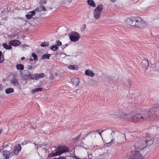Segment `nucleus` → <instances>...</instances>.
<instances>
[{
	"instance_id": "9d476101",
	"label": "nucleus",
	"mask_w": 159,
	"mask_h": 159,
	"mask_svg": "<svg viewBox=\"0 0 159 159\" xmlns=\"http://www.w3.org/2000/svg\"><path fill=\"white\" fill-rule=\"evenodd\" d=\"M136 18L137 17H134L128 18L126 20V23L131 26L134 27Z\"/></svg>"
},
{
	"instance_id": "49530a36",
	"label": "nucleus",
	"mask_w": 159,
	"mask_h": 159,
	"mask_svg": "<svg viewBox=\"0 0 159 159\" xmlns=\"http://www.w3.org/2000/svg\"><path fill=\"white\" fill-rule=\"evenodd\" d=\"M73 0H67V1L69 3H70Z\"/></svg>"
},
{
	"instance_id": "393cba45",
	"label": "nucleus",
	"mask_w": 159,
	"mask_h": 159,
	"mask_svg": "<svg viewBox=\"0 0 159 159\" xmlns=\"http://www.w3.org/2000/svg\"><path fill=\"white\" fill-rule=\"evenodd\" d=\"M14 92V89L11 88H10L6 89L5 93L6 94H8L12 93Z\"/></svg>"
},
{
	"instance_id": "bf43d9fd",
	"label": "nucleus",
	"mask_w": 159,
	"mask_h": 159,
	"mask_svg": "<svg viewBox=\"0 0 159 159\" xmlns=\"http://www.w3.org/2000/svg\"><path fill=\"white\" fill-rule=\"evenodd\" d=\"M113 132L114 133V134L115 132H114V131H112V133H113ZM112 134V133H111V134Z\"/></svg>"
},
{
	"instance_id": "a18cd8bd",
	"label": "nucleus",
	"mask_w": 159,
	"mask_h": 159,
	"mask_svg": "<svg viewBox=\"0 0 159 159\" xmlns=\"http://www.w3.org/2000/svg\"><path fill=\"white\" fill-rule=\"evenodd\" d=\"M2 90V85L0 84V91Z\"/></svg>"
},
{
	"instance_id": "603ef678",
	"label": "nucleus",
	"mask_w": 159,
	"mask_h": 159,
	"mask_svg": "<svg viewBox=\"0 0 159 159\" xmlns=\"http://www.w3.org/2000/svg\"><path fill=\"white\" fill-rule=\"evenodd\" d=\"M30 61H33V59H32V58H30Z\"/></svg>"
},
{
	"instance_id": "a211bd4d",
	"label": "nucleus",
	"mask_w": 159,
	"mask_h": 159,
	"mask_svg": "<svg viewBox=\"0 0 159 159\" xmlns=\"http://www.w3.org/2000/svg\"><path fill=\"white\" fill-rule=\"evenodd\" d=\"M149 63L148 61L146 60H143L141 63L142 67L145 69H147Z\"/></svg>"
},
{
	"instance_id": "de8ad7c7",
	"label": "nucleus",
	"mask_w": 159,
	"mask_h": 159,
	"mask_svg": "<svg viewBox=\"0 0 159 159\" xmlns=\"http://www.w3.org/2000/svg\"><path fill=\"white\" fill-rule=\"evenodd\" d=\"M25 57H22L21 58V60H24L25 59Z\"/></svg>"
},
{
	"instance_id": "37998d69",
	"label": "nucleus",
	"mask_w": 159,
	"mask_h": 159,
	"mask_svg": "<svg viewBox=\"0 0 159 159\" xmlns=\"http://www.w3.org/2000/svg\"><path fill=\"white\" fill-rule=\"evenodd\" d=\"M104 131V130H102L101 132H99V134L100 136L101 137L102 139V133Z\"/></svg>"
},
{
	"instance_id": "a19ab883",
	"label": "nucleus",
	"mask_w": 159,
	"mask_h": 159,
	"mask_svg": "<svg viewBox=\"0 0 159 159\" xmlns=\"http://www.w3.org/2000/svg\"><path fill=\"white\" fill-rule=\"evenodd\" d=\"M53 159H66L64 157H60L59 158H54Z\"/></svg>"
},
{
	"instance_id": "7c9ffc66",
	"label": "nucleus",
	"mask_w": 159,
	"mask_h": 159,
	"mask_svg": "<svg viewBox=\"0 0 159 159\" xmlns=\"http://www.w3.org/2000/svg\"><path fill=\"white\" fill-rule=\"evenodd\" d=\"M68 68L71 70H77L78 68L76 66L75 67V65H70L68 66Z\"/></svg>"
},
{
	"instance_id": "a878e982",
	"label": "nucleus",
	"mask_w": 159,
	"mask_h": 159,
	"mask_svg": "<svg viewBox=\"0 0 159 159\" xmlns=\"http://www.w3.org/2000/svg\"><path fill=\"white\" fill-rule=\"evenodd\" d=\"M158 127L157 125H153L150 127V129L152 131H156L158 130Z\"/></svg>"
},
{
	"instance_id": "13d9d810",
	"label": "nucleus",
	"mask_w": 159,
	"mask_h": 159,
	"mask_svg": "<svg viewBox=\"0 0 159 159\" xmlns=\"http://www.w3.org/2000/svg\"><path fill=\"white\" fill-rule=\"evenodd\" d=\"M67 46V44H66L65 45V46L64 47H66V46Z\"/></svg>"
},
{
	"instance_id": "1a4fd4ad",
	"label": "nucleus",
	"mask_w": 159,
	"mask_h": 159,
	"mask_svg": "<svg viewBox=\"0 0 159 159\" xmlns=\"http://www.w3.org/2000/svg\"><path fill=\"white\" fill-rule=\"evenodd\" d=\"M34 10L35 11L37 15L35 16L34 17H33V19L38 18L41 15L40 12L41 11H46L47 10L43 5H41Z\"/></svg>"
},
{
	"instance_id": "ddd939ff",
	"label": "nucleus",
	"mask_w": 159,
	"mask_h": 159,
	"mask_svg": "<svg viewBox=\"0 0 159 159\" xmlns=\"http://www.w3.org/2000/svg\"><path fill=\"white\" fill-rule=\"evenodd\" d=\"M21 147L19 144L16 145L14 147L13 153L15 155L18 154L19 152L21 151Z\"/></svg>"
},
{
	"instance_id": "b1692460",
	"label": "nucleus",
	"mask_w": 159,
	"mask_h": 159,
	"mask_svg": "<svg viewBox=\"0 0 159 159\" xmlns=\"http://www.w3.org/2000/svg\"><path fill=\"white\" fill-rule=\"evenodd\" d=\"M36 77V74H34L33 75L29 74L27 75V78L28 79H31V80H35Z\"/></svg>"
},
{
	"instance_id": "09e8293b",
	"label": "nucleus",
	"mask_w": 159,
	"mask_h": 159,
	"mask_svg": "<svg viewBox=\"0 0 159 159\" xmlns=\"http://www.w3.org/2000/svg\"><path fill=\"white\" fill-rule=\"evenodd\" d=\"M81 136V134H80V135H79L77 137H76V139H78L80 138V137Z\"/></svg>"
},
{
	"instance_id": "c9c22d12",
	"label": "nucleus",
	"mask_w": 159,
	"mask_h": 159,
	"mask_svg": "<svg viewBox=\"0 0 159 159\" xmlns=\"http://www.w3.org/2000/svg\"><path fill=\"white\" fill-rule=\"evenodd\" d=\"M49 44L48 43L46 42H44L40 44V46L41 47H43L47 46H48Z\"/></svg>"
},
{
	"instance_id": "5701e85b",
	"label": "nucleus",
	"mask_w": 159,
	"mask_h": 159,
	"mask_svg": "<svg viewBox=\"0 0 159 159\" xmlns=\"http://www.w3.org/2000/svg\"><path fill=\"white\" fill-rule=\"evenodd\" d=\"M16 68L18 70H22L24 69V66L21 64H17Z\"/></svg>"
},
{
	"instance_id": "8fccbe9b",
	"label": "nucleus",
	"mask_w": 159,
	"mask_h": 159,
	"mask_svg": "<svg viewBox=\"0 0 159 159\" xmlns=\"http://www.w3.org/2000/svg\"><path fill=\"white\" fill-rule=\"evenodd\" d=\"M110 1H111V2H114L116 1V0H110Z\"/></svg>"
},
{
	"instance_id": "473e14b6",
	"label": "nucleus",
	"mask_w": 159,
	"mask_h": 159,
	"mask_svg": "<svg viewBox=\"0 0 159 159\" xmlns=\"http://www.w3.org/2000/svg\"><path fill=\"white\" fill-rule=\"evenodd\" d=\"M42 91V89L40 88H36L35 89H33L32 90L31 92L33 93H35L36 92H40Z\"/></svg>"
},
{
	"instance_id": "dca6fc26",
	"label": "nucleus",
	"mask_w": 159,
	"mask_h": 159,
	"mask_svg": "<svg viewBox=\"0 0 159 159\" xmlns=\"http://www.w3.org/2000/svg\"><path fill=\"white\" fill-rule=\"evenodd\" d=\"M146 144L147 146L152 144L153 142V139L152 138H148L147 139L145 138Z\"/></svg>"
},
{
	"instance_id": "864d4df0",
	"label": "nucleus",
	"mask_w": 159,
	"mask_h": 159,
	"mask_svg": "<svg viewBox=\"0 0 159 159\" xmlns=\"http://www.w3.org/2000/svg\"><path fill=\"white\" fill-rule=\"evenodd\" d=\"M2 54V52L1 51H0V57L1 56Z\"/></svg>"
},
{
	"instance_id": "2eb2a0df",
	"label": "nucleus",
	"mask_w": 159,
	"mask_h": 159,
	"mask_svg": "<svg viewBox=\"0 0 159 159\" xmlns=\"http://www.w3.org/2000/svg\"><path fill=\"white\" fill-rule=\"evenodd\" d=\"M21 44V42L18 40H11L9 42L10 45L17 46Z\"/></svg>"
},
{
	"instance_id": "7ed1b4c3",
	"label": "nucleus",
	"mask_w": 159,
	"mask_h": 159,
	"mask_svg": "<svg viewBox=\"0 0 159 159\" xmlns=\"http://www.w3.org/2000/svg\"><path fill=\"white\" fill-rule=\"evenodd\" d=\"M146 146L145 138H143L136 142L135 144V149L140 151L143 149Z\"/></svg>"
},
{
	"instance_id": "2f4dec72",
	"label": "nucleus",
	"mask_w": 159,
	"mask_h": 159,
	"mask_svg": "<svg viewBox=\"0 0 159 159\" xmlns=\"http://www.w3.org/2000/svg\"><path fill=\"white\" fill-rule=\"evenodd\" d=\"M51 56V54H45L43 55L42 57V59H49V57Z\"/></svg>"
},
{
	"instance_id": "39448f33",
	"label": "nucleus",
	"mask_w": 159,
	"mask_h": 159,
	"mask_svg": "<svg viewBox=\"0 0 159 159\" xmlns=\"http://www.w3.org/2000/svg\"><path fill=\"white\" fill-rule=\"evenodd\" d=\"M103 9V6L102 4H99L97 7L93 12V16L95 19H99Z\"/></svg>"
},
{
	"instance_id": "5fc2aeb1",
	"label": "nucleus",
	"mask_w": 159,
	"mask_h": 159,
	"mask_svg": "<svg viewBox=\"0 0 159 159\" xmlns=\"http://www.w3.org/2000/svg\"><path fill=\"white\" fill-rule=\"evenodd\" d=\"M96 132H98L99 133V130H97V131H96Z\"/></svg>"
},
{
	"instance_id": "ea45409f",
	"label": "nucleus",
	"mask_w": 159,
	"mask_h": 159,
	"mask_svg": "<svg viewBox=\"0 0 159 159\" xmlns=\"http://www.w3.org/2000/svg\"><path fill=\"white\" fill-rule=\"evenodd\" d=\"M27 68L29 70H31L32 69V67L30 65H28L27 66Z\"/></svg>"
},
{
	"instance_id": "cd10ccee",
	"label": "nucleus",
	"mask_w": 159,
	"mask_h": 159,
	"mask_svg": "<svg viewBox=\"0 0 159 159\" xmlns=\"http://www.w3.org/2000/svg\"><path fill=\"white\" fill-rule=\"evenodd\" d=\"M132 84V81L130 80H127L124 84V85L128 86L129 87H130Z\"/></svg>"
},
{
	"instance_id": "c03bdc74",
	"label": "nucleus",
	"mask_w": 159,
	"mask_h": 159,
	"mask_svg": "<svg viewBox=\"0 0 159 159\" xmlns=\"http://www.w3.org/2000/svg\"><path fill=\"white\" fill-rule=\"evenodd\" d=\"M114 139H112V140H111V141L109 142V143H107V144H109V143H113V142H114V141L113 140Z\"/></svg>"
},
{
	"instance_id": "f704fd0d",
	"label": "nucleus",
	"mask_w": 159,
	"mask_h": 159,
	"mask_svg": "<svg viewBox=\"0 0 159 159\" xmlns=\"http://www.w3.org/2000/svg\"><path fill=\"white\" fill-rule=\"evenodd\" d=\"M32 56L34 58V61H37L38 60V57L36 54L34 53L32 54Z\"/></svg>"
},
{
	"instance_id": "c85d7f7f",
	"label": "nucleus",
	"mask_w": 159,
	"mask_h": 159,
	"mask_svg": "<svg viewBox=\"0 0 159 159\" xmlns=\"http://www.w3.org/2000/svg\"><path fill=\"white\" fill-rule=\"evenodd\" d=\"M90 134H91V138H94L96 137V131H93L92 132H90L87 134L86 136H87L88 135Z\"/></svg>"
},
{
	"instance_id": "0eeeda50",
	"label": "nucleus",
	"mask_w": 159,
	"mask_h": 159,
	"mask_svg": "<svg viewBox=\"0 0 159 159\" xmlns=\"http://www.w3.org/2000/svg\"><path fill=\"white\" fill-rule=\"evenodd\" d=\"M69 39L71 42H75L79 40L80 38V35L77 32L72 33L69 35Z\"/></svg>"
},
{
	"instance_id": "6ab92c4d",
	"label": "nucleus",
	"mask_w": 159,
	"mask_h": 159,
	"mask_svg": "<svg viewBox=\"0 0 159 159\" xmlns=\"http://www.w3.org/2000/svg\"><path fill=\"white\" fill-rule=\"evenodd\" d=\"M2 153L4 157H5V159H8L9 158L10 155L9 151L5 150L3 151Z\"/></svg>"
},
{
	"instance_id": "58836bf2",
	"label": "nucleus",
	"mask_w": 159,
	"mask_h": 159,
	"mask_svg": "<svg viewBox=\"0 0 159 159\" xmlns=\"http://www.w3.org/2000/svg\"><path fill=\"white\" fill-rule=\"evenodd\" d=\"M46 3V1L45 0H42L40 1L39 3V4L41 5H43V4H45Z\"/></svg>"
},
{
	"instance_id": "e433bc0d",
	"label": "nucleus",
	"mask_w": 159,
	"mask_h": 159,
	"mask_svg": "<svg viewBox=\"0 0 159 159\" xmlns=\"http://www.w3.org/2000/svg\"><path fill=\"white\" fill-rule=\"evenodd\" d=\"M55 43L56 44V46H61L62 44L61 42L59 40L57 41Z\"/></svg>"
},
{
	"instance_id": "c756f323",
	"label": "nucleus",
	"mask_w": 159,
	"mask_h": 159,
	"mask_svg": "<svg viewBox=\"0 0 159 159\" xmlns=\"http://www.w3.org/2000/svg\"><path fill=\"white\" fill-rule=\"evenodd\" d=\"M2 45L3 47L6 49H11L12 48L10 45H8L7 43H4Z\"/></svg>"
},
{
	"instance_id": "72a5a7b5",
	"label": "nucleus",
	"mask_w": 159,
	"mask_h": 159,
	"mask_svg": "<svg viewBox=\"0 0 159 159\" xmlns=\"http://www.w3.org/2000/svg\"><path fill=\"white\" fill-rule=\"evenodd\" d=\"M58 47L57 46L53 45L50 47V49L53 51H55L57 50Z\"/></svg>"
},
{
	"instance_id": "aec40b11",
	"label": "nucleus",
	"mask_w": 159,
	"mask_h": 159,
	"mask_svg": "<svg viewBox=\"0 0 159 159\" xmlns=\"http://www.w3.org/2000/svg\"><path fill=\"white\" fill-rule=\"evenodd\" d=\"M36 80H38L39 79H41L45 77V75L42 73L40 74H36Z\"/></svg>"
},
{
	"instance_id": "4468645a",
	"label": "nucleus",
	"mask_w": 159,
	"mask_h": 159,
	"mask_svg": "<svg viewBox=\"0 0 159 159\" xmlns=\"http://www.w3.org/2000/svg\"><path fill=\"white\" fill-rule=\"evenodd\" d=\"M37 15L36 13L34 10L32 11H30L28 13V14L26 15V18L28 19H30L32 18L33 16L34 15Z\"/></svg>"
},
{
	"instance_id": "4be33fe9",
	"label": "nucleus",
	"mask_w": 159,
	"mask_h": 159,
	"mask_svg": "<svg viewBox=\"0 0 159 159\" xmlns=\"http://www.w3.org/2000/svg\"><path fill=\"white\" fill-rule=\"evenodd\" d=\"M87 2L88 4L92 7H96L95 3L93 0H88Z\"/></svg>"
},
{
	"instance_id": "423d86ee",
	"label": "nucleus",
	"mask_w": 159,
	"mask_h": 159,
	"mask_svg": "<svg viewBox=\"0 0 159 159\" xmlns=\"http://www.w3.org/2000/svg\"><path fill=\"white\" fill-rule=\"evenodd\" d=\"M128 115L125 112L121 110H118L116 113L115 115H111V118L114 117L116 118H120L122 119H125L128 117Z\"/></svg>"
},
{
	"instance_id": "f257e3e1",
	"label": "nucleus",
	"mask_w": 159,
	"mask_h": 159,
	"mask_svg": "<svg viewBox=\"0 0 159 159\" xmlns=\"http://www.w3.org/2000/svg\"><path fill=\"white\" fill-rule=\"evenodd\" d=\"M155 108L151 109L148 111H145L140 114H134L132 117L134 122L150 121L158 119V117L155 114Z\"/></svg>"
},
{
	"instance_id": "f03ea898",
	"label": "nucleus",
	"mask_w": 159,
	"mask_h": 159,
	"mask_svg": "<svg viewBox=\"0 0 159 159\" xmlns=\"http://www.w3.org/2000/svg\"><path fill=\"white\" fill-rule=\"evenodd\" d=\"M68 151V148L66 146H59L57 147L55 152H52L48 154L49 157H54L60 155L63 152Z\"/></svg>"
},
{
	"instance_id": "4d7b16f0",
	"label": "nucleus",
	"mask_w": 159,
	"mask_h": 159,
	"mask_svg": "<svg viewBox=\"0 0 159 159\" xmlns=\"http://www.w3.org/2000/svg\"><path fill=\"white\" fill-rule=\"evenodd\" d=\"M63 3L64 4V5H66V3H63Z\"/></svg>"
},
{
	"instance_id": "bb28decb",
	"label": "nucleus",
	"mask_w": 159,
	"mask_h": 159,
	"mask_svg": "<svg viewBox=\"0 0 159 159\" xmlns=\"http://www.w3.org/2000/svg\"><path fill=\"white\" fill-rule=\"evenodd\" d=\"M93 150L92 149H89L88 150V156L89 158V159H90L91 158V157L92 156V152H93Z\"/></svg>"
},
{
	"instance_id": "6e6552de",
	"label": "nucleus",
	"mask_w": 159,
	"mask_h": 159,
	"mask_svg": "<svg viewBox=\"0 0 159 159\" xmlns=\"http://www.w3.org/2000/svg\"><path fill=\"white\" fill-rule=\"evenodd\" d=\"M139 152V150H136L133 152L130 157V158L131 159H143V156Z\"/></svg>"
},
{
	"instance_id": "20e7f679",
	"label": "nucleus",
	"mask_w": 159,
	"mask_h": 159,
	"mask_svg": "<svg viewBox=\"0 0 159 159\" xmlns=\"http://www.w3.org/2000/svg\"><path fill=\"white\" fill-rule=\"evenodd\" d=\"M147 23L139 17H137L134 27L139 28H143L145 27Z\"/></svg>"
},
{
	"instance_id": "79ce46f5",
	"label": "nucleus",
	"mask_w": 159,
	"mask_h": 159,
	"mask_svg": "<svg viewBox=\"0 0 159 159\" xmlns=\"http://www.w3.org/2000/svg\"><path fill=\"white\" fill-rule=\"evenodd\" d=\"M49 78L51 80H53L54 79L53 75H50Z\"/></svg>"
},
{
	"instance_id": "412c9836",
	"label": "nucleus",
	"mask_w": 159,
	"mask_h": 159,
	"mask_svg": "<svg viewBox=\"0 0 159 159\" xmlns=\"http://www.w3.org/2000/svg\"><path fill=\"white\" fill-rule=\"evenodd\" d=\"M11 83L15 86H17L19 85V83L17 80L15 78H12L11 80Z\"/></svg>"
},
{
	"instance_id": "4c0bfd02",
	"label": "nucleus",
	"mask_w": 159,
	"mask_h": 159,
	"mask_svg": "<svg viewBox=\"0 0 159 159\" xmlns=\"http://www.w3.org/2000/svg\"><path fill=\"white\" fill-rule=\"evenodd\" d=\"M66 56V54L62 52L60 54V56L62 58H64Z\"/></svg>"
},
{
	"instance_id": "3c124183",
	"label": "nucleus",
	"mask_w": 159,
	"mask_h": 159,
	"mask_svg": "<svg viewBox=\"0 0 159 159\" xmlns=\"http://www.w3.org/2000/svg\"><path fill=\"white\" fill-rule=\"evenodd\" d=\"M28 46L26 44H24L23 45V47H28Z\"/></svg>"
},
{
	"instance_id": "f3484780",
	"label": "nucleus",
	"mask_w": 159,
	"mask_h": 159,
	"mask_svg": "<svg viewBox=\"0 0 159 159\" xmlns=\"http://www.w3.org/2000/svg\"><path fill=\"white\" fill-rule=\"evenodd\" d=\"M85 75H86L93 77L94 76L95 74L90 69L87 70L85 71Z\"/></svg>"
},
{
	"instance_id": "f8f14e48",
	"label": "nucleus",
	"mask_w": 159,
	"mask_h": 159,
	"mask_svg": "<svg viewBox=\"0 0 159 159\" xmlns=\"http://www.w3.org/2000/svg\"><path fill=\"white\" fill-rule=\"evenodd\" d=\"M79 80L77 78H74L71 80V83L72 86H76L79 84Z\"/></svg>"
},
{
	"instance_id": "6e6d98bb",
	"label": "nucleus",
	"mask_w": 159,
	"mask_h": 159,
	"mask_svg": "<svg viewBox=\"0 0 159 159\" xmlns=\"http://www.w3.org/2000/svg\"><path fill=\"white\" fill-rule=\"evenodd\" d=\"M2 132V131L0 130V134H1Z\"/></svg>"
},
{
	"instance_id": "9b49d317",
	"label": "nucleus",
	"mask_w": 159,
	"mask_h": 159,
	"mask_svg": "<svg viewBox=\"0 0 159 159\" xmlns=\"http://www.w3.org/2000/svg\"><path fill=\"white\" fill-rule=\"evenodd\" d=\"M119 139L120 140H117V143L118 144H123L125 142V141L127 140L125 135L124 134H122L119 137Z\"/></svg>"
},
{
	"instance_id": "052dcab7",
	"label": "nucleus",
	"mask_w": 159,
	"mask_h": 159,
	"mask_svg": "<svg viewBox=\"0 0 159 159\" xmlns=\"http://www.w3.org/2000/svg\"><path fill=\"white\" fill-rule=\"evenodd\" d=\"M155 143H158V142H156V141H155Z\"/></svg>"
}]
</instances>
